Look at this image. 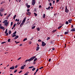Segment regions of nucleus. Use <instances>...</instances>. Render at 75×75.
<instances>
[{"instance_id": "obj_1", "label": "nucleus", "mask_w": 75, "mask_h": 75, "mask_svg": "<svg viewBox=\"0 0 75 75\" xmlns=\"http://www.w3.org/2000/svg\"><path fill=\"white\" fill-rule=\"evenodd\" d=\"M34 58H35V56H33L32 57V58H31L30 59H27L25 61V63L26 62H28V61L29 62H30V61H33Z\"/></svg>"}, {"instance_id": "obj_2", "label": "nucleus", "mask_w": 75, "mask_h": 75, "mask_svg": "<svg viewBox=\"0 0 75 75\" xmlns=\"http://www.w3.org/2000/svg\"><path fill=\"white\" fill-rule=\"evenodd\" d=\"M3 24H4V25H5L6 27L8 25V24L7 20H5L3 22Z\"/></svg>"}, {"instance_id": "obj_3", "label": "nucleus", "mask_w": 75, "mask_h": 75, "mask_svg": "<svg viewBox=\"0 0 75 75\" xmlns=\"http://www.w3.org/2000/svg\"><path fill=\"white\" fill-rule=\"evenodd\" d=\"M69 10L67 8V6H66L65 9V12L67 13H69Z\"/></svg>"}, {"instance_id": "obj_4", "label": "nucleus", "mask_w": 75, "mask_h": 75, "mask_svg": "<svg viewBox=\"0 0 75 75\" xmlns=\"http://www.w3.org/2000/svg\"><path fill=\"white\" fill-rule=\"evenodd\" d=\"M45 45H46V43H45V42H42V46H44Z\"/></svg>"}, {"instance_id": "obj_5", "label": "nucleus", "mask_w": 75, "mask_h": 75, "mask_svg": "<svg viewBox=\"0 0 75 75\" xmlns=\"http://www.w3.org/2000/svg\"><path fill=\"white\" fill-rule=\"evenodd\" d=\"M35 1H32V4L33 6H34V5H35Z\"/></svg>"}, {"instance_id": "obj_6", "label": "nucleus", "mask_w": 75, "mask_h": 75, "mask_svg": "<svg viewBox=\"0 0 75 75\" xmlns=\"http://www.w3.org/2000/svg\"><path fill=\"white\" fill-rule=\"evenodd\" d=\"M0 29H2V30H4V27L3 26H1V24H0Z\"/></svg>"}, {"instance_id": "obj_7", "label": "nucleus", "mask_w": 75, "mask_h": 75, "mask_svg": "<svg viewBox=\"0 0 75 75\" xmlns=\"http://www.w3.org/2000/svg\"><path fill=\"white\" fill-rule=\"evenodd\" d=\"M25 66H26L25 65L21 67V69H24V67H25Z\"/></svg>"}, {"instance_id": "obj_8", "label": "nucleus", "mask_w": 75, "mask_h": 75, "mask_svg": "<svg viewBox=\"0 0 75 75\" xmlns=\"http://www.w3.org/2000/svg\"><path fill=\"white\" fill-rule=\"evenodd\" d=\"M0 10H1V12H3L4 11V9L3 8L1 7L0 8Z\"/></svg>"}, {"instance_id": "obj_9", "label": "nucleus", "mask_w": 75, "mask_h": 75, "mask_svg": "<svg viewBox=\"0 0 75 75\" xmlns=\"http://www.w3.org/2000/svg\"><path fill=\"white\" fill-rule=\"evenodd\" d=\"M26 18V17H25V18L23 20V21H22V23H25V20Z\"/></svg>"}, {"instance_id": "obj_10", "label": "nucleus", "mask_w": 75, "mask_h": 75, "mask_svg": "<svg viewBox=\"0 0 75 75\" xmlns=\"http://www.w3.org/2000/svg\"><path fill=\"white\" fill-rule=\"evenodd\" d=\"M26 14L27 15H30L31 14V12H28V13H27Z\"/></svg>"}, {"instance_id": "obj_11", "label": "nucleus", "mask_w": 75, "mask_h": 75, "mask_svg": "<svg viewBox=\"0 0 75 75\" xmlns=\"http://www.w3.org/2000/svg\"><path fill=\"white\" fill-rule=\"evenodd\" d=\"M10 69H14V66H12L10 68Z\"/></svg>"}, {"instance_id": "obj_12", "label": "nucleus", "mask_w": 75, "mask_h": 75, "mask_svg": "<svg viewBox=\"0 0 75 75\" xmlns=\"http://www.w3.org/2000/svg\"><path fill=\"white\" fill-rule=\"evenodd\" d=\"M18 38V35H17L16 36H15V37L14 38V39L15 40H16V39H17V38Z\"/></svg>"}, {"instance_id": "obj_13", "label": "nucleus", "mask_w": 75, "mask_h": 75, "mask_svg": "<svg viewBox=\"0 0 75 75\" xmlns=\"http://www.w3.org/2000/svg\"><path fill=\"white\" fill-rule=\"evenodd\" d=\"M39 49H40V47L38 46L36 47V51H38V50H39Z\"/></svg>"}, {"instance_id": "obj_14", "label": "nucleus", "mask_w": 75, "mask_h": 75, "mask_svg": "<svg viewBox=\"0 0 75 75\" xmlns=\"http://www.w3.org/2000/svg\"><path fill=\"white\" fill-rule=\"evenodd\" d=\"M69 23H71V21H72V19H70L68 20Z\"/></svg>"}, {"instance_id": "obj_15", "label": "nucleus", "mask_w": 75, "mask_h": 75, "mask_svg": "<svg viewBox=\"0 0 75 75\" xmlns=\"http://www.w3.org/2000/svg\"><path fill=\"white\" fill-rule=\"evenodd\" d=\"M71 31H75V28H74L71 29Z\"/></svg>"}, {"instance_id": "obj_16", "label": "nucleus", "mask_w": 75, "mask_h": 75, "mask_svg": "<svg viewBox=\"0 0 75 75\" xmlns=\"http://www.w3.org/2000/svg\"><path fill=\"white\" fill-rule=\"evenodd\" d=\"M24 23H22L20 25V27H22Z\"/></svg>"}, {"instance_id": "obj_17", "label": "nucleus", "mask_w": 75, "mask_h": 75, "mask_svg": "<svg viewBox=\"0 0 75 75\" xmlns=\"http://www.w3.org/2000/svg\"><path fill=\"white\" fill-rule=\"evenodd\" d=\"M50 8H51V7L50 6H49L48 7V8H46V9H47V10H50Z\"/></svg>"}, {"instance_id": "obj_18", "label": "nucleus", "mask_w": 75, "mask_h": 75, "mask_svg": "<svg viewBox=\"0 0 75 75\" xmlns=\"http://www.w3.org/2000/svg\"><path fill=\"white\" fill-rule=\"evenodd\" d=\"M28 74H29V72H27L24 75H28Z\"/></svg>"}, {"instance_id": "obj_19", "label": "nucleus", "mask_w": 75, "mask_h": 75, "mask_svg": "<svg viewBox=\"0 0 75 75\" xmlns=\"http://www.w3.org/2000/svg\"><path fill=\"white\" fill-rule=\"evenodd\" d=\"M43 17L44 18H45V14H44L43 16Z\"/></svg>"}, {"instance_id": "obj_20", "label": "nucleus", "mask_w": 75, "mask_h": 75, "mask_svg": "<svg viewBox=\"0 0 75 75\" xmlns=\"http://www.w3.org/2000/svg\"><path fill=\"white\" fill-rule=\"evenodd\" d=\"M27 40V38H25L23 39V41H26V40Z\"/></svg>"}, {"instance_id": "obj_21", "label": "nucleus", "mask_w": 75, "mask_h": 75, "mask_svg": "<svg viewBox=\"0 0 75 75\" xmlns=\"http://www.w3.org/2000/svg\"><path fill=\"white\" fill-rule=\"evenodd\" d=\"M37 31H39L40 30V28H39V27H38L37 28Z\"/></svg>"}, {"instance_id": "obj_22", "label": "nucleus", "mask_w": 75, "mask_h": 75, "mask_svg": "<svg viewBox=\"0 0 75 75\" xmlns=\"http://www.w3.org/2000/svg\"><path fill=\"white\" fill-rule=\"evenodd\" d=\"M34 70H35V68H33L32 69V71H34Z\"/></svg>"}, {"instance_id": "obj_23", "label": "nucleus", "mask_w": 75, "mask_h": 75, "mask_svg": "<svg viewBox=\"0 0 75 75\" xmlns=\"http://www.w3.org/2000/svg\"><path fill=\"white\" fill-rule=\"evenodd\" d=\"M34 68V66H32L30 67H29L28 68L29 69H31V68Z\"/></svg>"}, {"instance_id": "obj_24", "label": "nucleus", "mask_w": 75, "mask_h": 75, "mask_svg": "<svg viewBox=\"0 0 75 75\" xmlns=\"http://www.w3.org/2000/svg\"><path fill=\"white\" fill-rule=\"evenodd\" d=\"M9 34H10L11 33V30H10L8 32Z\"/></svg>"}, {"instance_id": "obj_25", "label": "nucleus", "mask_w": 75, "mask_h": 75, "mask_svg": "<svg viewBox=\"0 0 75 75\" xmlns=\"http://www.w3.org/2000/svg\"><path fill=\"white\" fill-rule=\"evenodd\" d=\"M16 15H15L14 16L13 18V19H14H14H15V18H16Z\"/></svg>"}, {"instance_id": "obj_26", "label": "nucleus", "mask_w": 75, "mask_h": 75, "mask_svg": "<svg viewBox=\"0 0 75 75\" xmlns=\"http://www.w3.org/2000/svg\"><path fill=\"white\" fill-rule=\"evenodd\" d=\"M7 33V29L6 30V31L5 32V34H6V33Z\"/></svg>"}, {"instance_id": "obj_27", "label": "nucleus", "mask_w": 75, "mask_h": 75, "mask_svg": "<svg viewBox=\"0 0 75 75\" xmlns=\"http://www.w3.org/2000/svg\"><path fill=\"white\" fill-rule=\"evenodd\" d=\"M57 31V30L55 29L54 30H53L52 31V33H55V31Z\"/></svg>"}, {"instance_id": "obj_28", "label": "nucleus", "mask_w": 75, "mask_h": 75, "mask_svg": "<svg viewBox=\"0 0 75 75\" xmlns=\"http://www.w3.org/2000/svg\"><path fill=\"white\" fill-rule=\"evenodd\" d=\"M67 34H68V33L67 32H65L64 33V34L65 35Z\"/></svg>"}, {"instance_id": "obj_29", "label": "nucleus", "mask_w": 75, "mask_h": 75, "mask_svg": "<svg viewBox=\"0 0 75 75\" xmlns=\"http://www.w3.org/2000/svg\"><path fill=\"white\" fill-rule=\"evenodd\" d=\"M12 37H16V35H12Z\"/></svg>"}, {"instance_id": "obj_30", "label": "nucleus", "mask_w": 75, "mask_h": 75, "mask_svg": "<svg viewBox=\"0 0 75 75\" xmlns=\"http://www.w3.org/2000/svg\"><path fill=\"white\" fill-rule=\"evenodd\" d=\"M0 16H1V17L3 16V15L1 14V12H0Z\"/></svg>"}, {"instance_id": "obj_31", "label": "nucleus", "mask_w": 75, "mask_h": 75, "mask_svg": "<svg viewBox=\"0 0 75 75\" xmlns=\"http://www.w3.org/2000/svg\"><path fill=\"white\" fill-rule=\"evenodd\" d=\"M16 33H17V31H16L14 33H13V35L16 34Z\"/></svg>"}, {"instance_id": "obj_32", "label": "nucleus", "mask_w": 75, "mask_h": 75, "mask_svg": "<svg viewBox=\"0 0 75 75\" xmlns=\"http://www.w3.org/2000/svg\"><path fill=\"white\" fill-rule=\"evenodd\" d=\"M34 14H35V16L36 17V16H37V14L35 13H34Z\"/></svg>"}, {"instance_id": "obj_33", "label": "nucleus", "mask_w": 75, "mask_h": 75, "mask_svg": "<svg viewBox=\"0 0 75 75\" xmlns=\"http://www.w3.org/2000/svg\"><path fill=\"white\" fill-rule=\"evenodd\" d=\"M62 26H59V27H58V29H59V28H61V27H62Z\"/></svg>"}, {"instance_id": "obj_34", "label": "nucleus", "mask_w": 75, "mask_h": 75, "mask_svg": "<svg viewBox=\"0 0 75 75\" xmlns=\"http://www.w3.org/2000/svg\"><path fill=\"white\" fill-rule=\"evenodd\" d=\"M13 22H11V26L13 25Z\"/></svg>"}, {"instance_id": "obj_35", "label": "nucleus", "mask_w": 75, "mask_h": 75, "mask_svg": "<svg viewBox=\"0 0 75 75\" xmlns=\"http://www.w3.org/2000/svg\"><path fill=\"white\" fill-rule=\"evenodd\" d=\"M4 43H6V42H3L1 43V44H4Z\"/></svg>"}, {"instance_id": "obj_36", "label": "nucleus", "mask_w": 75, "mask_h": 75, "mask_svg": "<svg viewBox=\"0 0 75 75\" xmlns=\"http://www.w3.org/2000/svg\"><path fill=\"white\" fill-rule=\"evenodd\" d=\"M35 26H33V27H32V29H34V28H35Z\"/></svg>"}, {"instance_id": "obj_37", "label": "nucleus", "mask_w": 75, "mask_h": 75, "mask_svg": "<svg viewBox=\"0 0 75 75\" xmlns=\"http://www.w3.org/2000/svg\"><path fill=\"white\" fill-rule=\"evenodd\" d=\"M27 7H28V8H30V5H28L27 6Z\"/></svg>"}, {"instance_id": "obj_38", "label": "nucleus", "mask_w": 75, "mask_h": 75, "mask_svg": "<svg viewBox=\"0 0 75 75\" xmlns=\"http://www.w3.org/2000/svg\"><path fill=\"white\" fill-rule=\"evenodd\" d=\"M10 39H8V42H10Z\"/></svg>"}, {"instance_id": "obj_39", "label": "nucleus", "mask_w": 75, "mask_h": 75, "mask_svg": "<svg viewBox=\"0 0 75 75\" xmlns=\"http://www.w3.org/2000/svg\"><path fill=\"white\" fill-rule=\"evenodd\" d=\"M39 70V69H38L37 70H36V72H38V70Z\"/></svg>"}, {"instance_id": "obj_40", "label": "nucleus", "mask_w": 75, "mask_h": 75, "mask_svg": "<svg viewBox=\"0 0 75 75\" xmlns=\"http://www.w3.org/2000/svg\"><path fill=\"white\" fill-rule=\"evenodd\" d=\"M37 60V58H35L34 59V62H35V61H36V60Z\"/></svg>"}, {"instance_id": "obj_41", "label": "nucleus", "mask_w": 75, "mask_h": 75, "mask_svg": "<svg viewBox=\"0 0 75 75\" xmlns=\"http://www.w3.org/2000/svg\"><path fill=\"white\" fill-rule=\"evenodd\" d=\"M68 21H66V24H68Z\"/></svg>"}, {"instance_id": "obj_42", "label": "nucleus", "mask_w": 75, "mask_h": 75, "mask_svg": "<svg viewBox=\"0 0 75 75\" xmlns=\"http://www.w3.org/2000/svg\"><path fill=\"white\" fill-rule=\"evenodd\" d=\"M50 37H48L47 39V40H50Z\"/></svg>"}, {"instance_id": "obj_43", "label": "nucleus", "mask_w": 75, "mask_h": 75, "mask_svg": "<svg viewBox=\"0 0 75 75\" xmlns=\"http://www.w3.org/2000/svg\"><path fill=\"white\" fill-rule=\"evenodd\" d=\"M17 71V70H16L14 72V73H16V72Z\"/></svg>"}, {"instance_id": "obj_44", "label": "nucleus", "mask_w": 75, "mask_h": 75, "mask_svg": "<svg viewBox=\"0 0 75 75\" xmlns=\"http://www.w3.org/2000/svg\"><path fill=\"white\" fill-rule=\"evenodd\" d=\"M16 24L15 23L13 26V28H14V27H15V26H16Z\"/></svg>"}, {"instance_id": "obj_45", "label": "nucleus", "mask_w": 75, "mask_h": 75, "mask_svg": "<svg viewBox=\"0 0 75 75\" xmlns=\"http://www.w3.org/2000/svg\"><path fill=\"white\" fill-rule=\"evenodd\" d=\"M50 6H52V4H51V3H50Z\"/></svg>"}, {"instance_id": "obj_46", "label": "nucleus", "mask_w": 75, "mask_h": 75, "mask_svg": "<svg viewBox=\"0 0 75 75\" xmlns=\"http://www.w3.org/2000/svg\"><path fill=\"white\" fill-rule=\"evenodd\" d=\"M51 59H49V60H48V61L49 62H51Z\"/></svg>"}, {"instance_id": "obj_47", "label": "nucleus", "mask_w": 75, "mask_h": 75, "mask_svg": "<svg viewBox=\"0 0 75 75\" xmlns=\"http://www.w3.org/2000/svg\"><path fill=\"white\" fill-rule=\"evenodd\" d=\"M43 68V67H42L40 68V69H42Z\"/></svg>"}, {"instance_id": "obj_48", "label": "nucleus", "mask_w": 75, "mask_h": 75, "mask_svg": "<svg viewBox=\"0 0 75 75\" xmlns=\"http://www.w3.org/2000/svg\"><path fill=\"white\" fill-rule=\"evenodd\" d=\"M23 72V71L21 70L19 72V74H20V73H21V72Z\"/></svg>"}, {"instance_id": "obj_49", "label": "nucleus", "mask_w": 75, "mask_h": 75, "mask_svg": "<svg viewBox=\"0 0 75 75\" xmlns=\"http://www.w3.org/2000/svg\"><path fill=\"white\" fill-rule=\"evenodd\" d=\"M38 42H41V40H40L39 39L38 40Z\"/></svg>"}, {"instance_id": "obj_50", "label": "nucleus", "mask_w": 75, "mask_h": 75, "mask_svg": "<svg viewBox=\"0 0 75 75\" xmlns=\"http://www.w3.org/2000/svg\"><path fill=\"white\" fill-rule=\"evenodd\" d=\"M59 0H56V2L57 3H58L59 2Z\"/></svg>"}, {"instance_id": "obj_51", "label": "nucleus", "mask_w": 75, "mask_h": 75, "mask_svg": "<svg viewBox=\"0 0 75 75\" xmlns=\"http://www.w3.org/2000/svg\"><path fill=\"white\" fill-rule=\"evenodd\" d=\"M21 57H19V58L18 59V60H20V59H21Z\"/></svg>"}, {"instance_id": "obj_52", "label": "nucleus", "mask_w": 75, "mask_h": 75, "mask_svg": "<svg viewBox=\"0 0 75 75\" xmlns=\"http://www.w3.org/2000/svg\"><path fill=\"white\" fill-rule=\"evenodd\" d=\"M19 42H17L16 43V44H18V43H19Z\"/></svg>"}, {"instance_id": "obj_53", "label": "nucleus", "mask_w": 75, "mask_h": 75, "mask_svg": "<svg viewBox=\"0 0 75 75\" xmlns=\"http://www.w3.org/2000/svg\"><path fill=\"white\" fill-rule=\"evenodd\" d=\"M39 8H42V7H41V5H40L39 6Z\"/></svg>"}, {"instance_id": "obj_54", "label": "nucleus", "mask_w": 75, "mask_h": 75, "mask_svg": "<svg viewBox=\"0 0 75 75\" xmlns=\"http://www.w3.org/2000/svg\"><path fill=\"white\" fill-rule=\"evenodd\" d=\"M6 35H8V33H6Z\"/></svg>"}, {"instance_id": "obj_55", "label": "nucleus", "mask_w": 75, "mask_h": 75, "mask_svg": "<svg viewBox=\"0 0 75 75\" xmlns=\"http://www.w3.org/2000/svg\"><path fill=\"white\" fill-rule=\"evenodd\" d=\"M30 11V9H28L27 10V11Z\"/></svg>"}, {"instance_id": "obj_56", "label": "nucleus", "mask_w": 75, "mask_h": 75, "mask_svg": "<svg viewBox=\"0 0 75 75\" xmlns=\"http://www.w3.org/2000/svg\"><path fill=\"white\" fill-rule=\"evenodd\" d=\"M36 73H37V72H35L34 74V75H36Z\"/></svg>"}, {"instance_id": "obj_57", "label": "nucleus", "mask_w": 75, "mask_h": 75, "mask_svg": "<svg viewBox=\"0 0 75 75\" xmlns=\"http://www.w3.org/2000/svg\"><path fill=\"white\" fill-rule=\"evenodd\" d=\"M17 67V65H16L15 67V68H16Z\"/></svg>"}, {"instance_id": "obj_58", "label": "nucleus", "mask_w": 75, "mask_h": 75, "mask_svg": "<svg viewBox=\"0 0 75 75\" xmlns=\"http://www.w3.org/2000/svg\"><path fill=\"white\" fill-rule=\"evenodd\" d=\"M55 3V1H53V4Z\"/></svg>"}, {"instance_id": "obj_59", "label": "nucleus", "mask_w": 75, "mask_h": 75, "mask_svg": "<svg viewBox=\"0 0 75 75\" xmlns=\"http://www.w3.org/2000/svg\"><path fill=\"white\" fill-rule=\"evenodd\" d=\"M10 16V14H9V15L8 16V18Z\"/></svg>"}, {"instance_id": "obj_60", "label": "nucleus", "mask_w": 75, "mask_h": 75, "mask_svg": "<svg viewBox=\"0 0 75 75\" xmlns=\"http://www.w3.org/2000/svg\"><path fill=\"white\" fill-rule=\"evenodd\" d=\"M31 44V42H29V44Z\"/></svg>"}, {"instance_id": "obj_61", "label": "nucleus", "mask_w": 75, "mask_h": 75, "mask_svg": "<svg viewBox=\"0 0 75 75\" xmlns=\"http://www.w3.org/2000/svg\"><path fill=\"white\" fill-rule=\"evenodd\" d=\"M22 45H23L22 44H20L19 45V46H22Z\"/></svg>"}, {"instance_id": "obj_62", "label": "nucleus", "mask_w": 75, "mask_h": 75, "mask_svg": "<svg viewBox=\"0 0 75 75\" xmlns=\"http://www.w3.org/2000/svg\"><path fill=\"white\" fill-rule=\"evenodd\" d=\"M53 8H54V7H51V8H52V9H53Z\"/></svg>"}, {"instance_id": "obj_63", "label": "nucleus", "mask_w": 75, "mask_h": 75, "mask_svg": "<svg viewBox=\"0 0 75 75\" xmlns=\"http://www.w3.org/2000/svg\"><path fill=\"white\" fill-rule=\"evenodd\" d=\"M51 44H52V41H51L50 42Z\"/></svg>"}, {"instance_id": "obj_64", "label": "nucleus", "mask_w": 75, "mask_h": 75, "mask_svg": "<svg viewBox=\"0 0 75 75\" xmlns=\"http://www.w3.org/2000/svg\"><path fill=\"white\" fill-rule=\"evenodd\" d=\"M71 28H73V25H71Z\"/></svg>"}]
</instances>
